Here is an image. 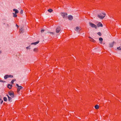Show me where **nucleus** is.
Here are the masks:
<instances>
[{"mask_svg":"<svg viewBox=\"0 0 121 121\" xmlns=\"http://www.w3.org/2000/svg\"><path fill=\"white\" fill-rule=\"evenodd\" d=\"M7 96L8 98V100L9 101H10L12 99V98L10 97L8 95H7Z\"/></svg>","mask_w":121,"mask_h":121,"instance_id":"15","label":"nucleus"},{"mask_svg":"<svg viewBox=\"0 0 121 121\" xmlns=\"http://www.w3.org/2000/svg\"><path fill=\"white\" fill-rule=\"evenodd\" d=\"M39 41H38L36 42H35V43H32L31 44V45L34 44L35 45L36 44H38L39 43Z\"/></svg>","mask_w":121,"mask_h":121,"instance_id":"14","label":"nucleus"},{"mask_svg":"<svg viewBox=\"0 0 121 121\" xmlns=\"http://www.w3.org/2000/svg\"><path fill=\"white\" fill-rule=\"evenodd\" d=\"M99 40L100 41V43H101L103 40V39L101 38H99Z\"/></svg>","mask_w":121,"mask_h":121,"instance_id":"16","label":"nucleus"},{"mask_svg":"<svg viewBox=\"0 0 121 121\" xmlns=\"http://www.w3.org/2000/svg\"><path fill=\"white\" fill-rule=\"evenodd\" d=\"M16 26L17 27V28H18L19 27V26L17 24L16 25Z\"/></svg>","mask_w":121,"mask_h":121,"instance_id":"31","label":"nucleus"},{"mask_svg":"<svg viewBox=\"0 0 121 121\" xmlns=\"http://www.w3.org/2000/svg\"><path fill=\"white\" fill-rule=\"evenodd\" d=\"M20 13L21 14H22L23 13V10H22L20 11Z\"/></svg>","mask_w":121,"mask_h":121,"instance_id":"29","label":"nucleus"},{"mask_svg":"<svg viewBox=\"0 0 121 121\" xmlns=\"http://www.w3.org/2000/svg\"><path fill=\"white\" fill-rule=\"evenodd\" d=\"M48 11L49 12L51 13L53 11V10L51 9H49L48 10Z\"/></svg>","mask_w":121,"mask_h":121,"instance_id":"19","label":"nucleus"},{"mask_svg":"<svg viewBox=\"0 0 121 121\" xmlns=\"http://www.w3.org/2000/svg\"><path fill=\"white\" fill-rule=\"evenodd\" d=\"M97 25L98 27H102L103 26V25L100 22H99V23H98Z\"/></svg>","mask_w":121,"mask_h":121,"instance_id":"8","label":"nucleus"},{"mask_svg":"<svg viewBox=\"0 0 121 121\" xmlns=\"http://www.w3.org/2000/svg\"><path fill=\"white\" fill-rule=\"evenodd\" d=\"M80 29V28L78 26H77L76 28V29L75 30L76 31H77V30H79Z\"/></svg>","mask_w":121,"mask_h":121,"instance_id":"23","label":"nucleus"},{"mask_svg":"<svg viewBox=\"0 0 121 121\" xmlns=\"http://www.w3.org/2000/svg\"><path fill=\"white\" fill-rule=\"evenodd\" d=\"M60 27H58L56 29V33H59L60 31Z\"/></svg>","mask_w":121,"mask_h":121,"instance_id":"7","label":"nucleus"},{"mask_svg":"<svg viewBox=\"0 0 121 121\" xmlns=\"http://www.w3.org/2000/svg\"><path fill=\"white\" fill-rule=\"evenodd\" d=\"M68 18L69 20H71L73 19V17L71 15H69L68 16Z\"/></svg>","mask_w":121,"mask_h":121,"instance_id":"10","label":"nucleus"},{"mask_svg":"<svg viewBox=\"0 0 121 121\" xmlns=\"http://www.w3.org/2000/svg\"><path fill=\"white\" fill-rule=\"evenodd\" d=\"M37 49L36 48H35L34 49V51L35 52H37Z\"/></svg>","mask_w":121,"mask_h":121,"instance_id":"26","label":"nucleus"},{"mask_svg":"<svg viewBox=\"0 0 121 121\" xmlns=\"http://www.w3.org/2000/svg\"><path fill=\"white\" fill-rule=\"evenodd\" d=\"M15 81H16L15 79H13L12 80L11 82V83L12 84H13L14 82Z\"/></svg>","mask_w":121,"mask_h":121,"instance_id":"20","label":"nucleus"},{"mask_svg":"<svg viewBox=\"0 0 121 121\" xmlns=\"http://www.w3.org/2000/svg\"><path fill=\"white\" fill-rule=\"evenodd\" d=\"M1 82H3V81H1Z\"/></svg>","mask_w":121,"mask_h":121,"instance_id":"34","label":"nucleus"},{"mask_svg":"<svg viewBox=\"0 0 121 121\" xmlns=\"http://www.w3.org/2000/svg\"><path fill=\"white\" fill-rule=\"evenodd\" d=\"M115 43V42H113L112 43H111L109 44L110 46V47H113V44L114 43Z\"/></svg>","mask_w":121,"mask_h":121,"instance_id":"11","label":"nucleus"},{"mask_svg":"<svg viewBox=\"0 0 121 121\" xmlns=\"http://www.w3.org/2000/svg\"><path fill=\"white\" fill-rule=\"evenodd\" d=\"M0 102L1 104H2L3 102V100H2L1 99H0Z\"/></svg>","mask_w":121,"mask_h":121,"instance_id":"28","label":"nucleus"},{"mask_svg":"<svg viewBox=\"0 0 121 121\" xmlns=\"http://www.w3.org/2000/svg\"><path fill=\"white\" fill-rule=\"evenodd\" d=\"M24 30L22 28L21 29L19 30V32L20 33L23 32V31Z\"/></svg>","mask_w":121,"mask_h":121,"instance_id":"18","label":"nucleus"},{"mask_svg":"<svg viewBox=\"0 0 121 121\" xmlns=\"http://www.w3.org/2000/svg\"><path fill=\"white\" fill-rule=\"evenodd\" d=\"M12 87V85L10 84H9L7 85V87L9 89H11Z\"/></svg>","mask_w":121,"mask_h":121,"instance_id":"12","label":"nucleus"},{"mask_svg":"<svg viewBox=\"0 0 121 121\" xmlns=\"http://www.w3.org/2000/svg\"><path fill=\"white\" fill-rule=\"evenodd\" d=\"M44 31V30H43V29H42V30H41V32H43Z\"/></svg>","mask_w":121,"mask_h":121,"instance_id":"30","label":"nucleus"},{"mask_svg":"<svg viewBox=\"0 0 121 121\" xmlns=\"http://www.w3.org/2000/svg\"><path fill=\"white\" fill-rule=\"evenodd\" d=\"M48 33H50V34H52V35H53L54 34V33L52 32H48Z\"/></svg>","mask_w":121,"mask_h":121,"instance_id":"27","label":"nucleus"},{"mask_svg":"<svg viewBox=\"0 0 121 121\" xmlns=\"http://www.w3.org/2000/svg\"><path fill=\"white\" fill-rule=\"evenodd\" d=\"M13 11H15V14H17L18 13V11L17 9H14L13 10Z\"/></svg>","mask_w":121,"mask_h":121,"instance_id":"13","label":"nucleus"},{"mask_svg":"<svg viewBox=\"0 0 121 121\" xmlns=\"http://www.w3.org/2000/svg\"><path fill=\"white\" fill-rule=\"evenodd\" d=\"M13 17H16L17 16V15L16 14L14 13H13Z\"/></svg>","mask_w":121,"mask_h":121,"instance_id":"22","label":"nucleus"},{"mask_svg":"<svg viewBox=\"0 0 121 121\" xmlns=\"http://www.w3.org/2000/svg\"><path fill=\"white\" fill-rule=\"evenodd\" d=\"M89 24L90 26L93 28H95L96 29H97V27L96 25L94 24H93L91 22L89 23Z\"/></svg>","mask_w":121,"mask_h":121,"instance_id":"3","label":"nucleus"},{"mask_svg":"<svg viewBox=\"0 0 121 121\" xmlns=\"http://www.w3.org/2000/svg\"><path fill=\"white\" fill-rule=\"evenodd\" d=\"M106 15L105 13H102L97 15V16L99 18L102 19L104 18Z\"/></svg>","mask_w":121,"mask_h":121,"instance_id":"1","label":"nucleus"},{"mask_svg":"<svg viewBox=\"0 0 121 121\" xmlns=\"http://www.w3.org/2000/svg\"><path fill=\"white\" fill-rule=\"evenodd\" d=\"M1 51H0V54L1 53Z\"/></svg>","mask_w":121,"mask_h":121,"instance_id":"33","label":"nucleus"},{"mask_svg":"<svg viewBox=\"0 0 121 121\" xmlns=\"http://www.w3.org/2000/svg\"><path fill=\"white\" fill-rule=\"evenodd\" d=\"M3 99L4 101H7V98L6 97H4Z\"/></svg>","mask_w":121,"mask_h":121,"instance_id":"21","label":"nucleus"},{"mask_svg":"<svg viewBox=\"0 0 121 121\" xmlns=\"http://www.w3.org/2000/svg\"><path fill=\"white\" fill-rule=\"evenodd\" d=\"M117 49L119 50H121V48L120 47H117Z\"/></svg>","mask_w":121,"mask_h":121,"instance_id":"25","label":"nucleus"},{"mask_svg":"<svg viewBox=\"0 0 121 121\" xmlns=\"http://www.w3.org/2000/svg\"><path fill=\"white\" fill-rule=\"evenodd\" d=\"M95 108L96 109H98L99 108V106L98 105H97L95 106Z\"/></svg>","mask_w":121,"mask_h":121,"instance_id":"17","label":"nucleus"},{"mask_svg":"<svg viewBox=\"0 0 121 121\" xmlns=\"http://www.w3.org/2000/svg\"><path fill=\"white\" fill-rule=\"evenodd\" d=\"M16 85L18 87L17 88V92L18 93H19V92L20 90L21 89L23 88V87H22L21 86H19L18 85V84H16Z\"/></svg>","mask_w":121,"mask_h":121,"instance_id":"2","label":"nucleus"},{"mask_svg":"<svg viewBox=\"0 0 121 121\" xmlns=\"http://www.w3.org/2000/svg\"><path fill=\"white\" fill-rule=\"evenodd\" d=\"M97 34L99 36H101V34L100 32H99L97 33Z\"/></svg>","mask_w":121,"mask_h":121,"instance_id":"24","label":"nucleus"},{"mask_svg":"<svg viewBox=\"0 0 121 121\" xmlns=\"http://www.w3.org/2000/svg\"><path fill=\"white\" fill-rule=\"evenodd\" d=\"M89 38L90 39V40L91 42H92L94 43H95V41L92 38H91L90 37H89Z\"/></svg>","mask_w":121,"mask_h":121,"instance_id":"9","label":"nucleus"},{"mask_svg":"<svg viewBox=\"0 0 121 121\" xmlns=\"http://www.w3.org/2000/svg\"><path fill=\"white\" fill-rule=\"evenodd\" d=\"M61 15L63 18H67V13H62Z\"/></svg>","mask_w":121,"mask_h":121,"instance_id":"6","label":"nucleus"},{"mask_svg":"<svg viewBox=\"0 0 121 121\" xmlns=\"http://www.w3.org/2000/svg\"><path fill=\"white\" fill-rule=\"evenodd\" d=\"M9 95L12 98H13L14 96V94L13 91H9Z\"/></svg>","mask_w":121,"mask_h":121,"instance_id":"4","label":"nucleus"},{"mask_svg":"<svg viewBox=\"0 0 121 121\" xmlns=\"http://www.w3.org/2000/svg\"><path fill=\"white\" fill-rule=\"evenodd\" d=\"M26 48L27 49H28L29 48V47H27Z\"/></svg>","mask_w":121,"mask_h":121,"instance_id":"32","label":"nucleus"},{"mask_svg":"<svg viewBox=\"0 0 121 121\" xmlns=\"http://www.w3.org/2000/svg\"><path fill=\"white\" fill-rule=\"evenodd\" d=\"M13 77V76L12 75H7L4 76V78L5 79H6L8 78H12Z\"/></svg>","mask_w":121,"mask_h":121,"instance_id":"5","label":"nucleus"}]
</instances>
